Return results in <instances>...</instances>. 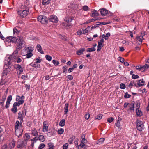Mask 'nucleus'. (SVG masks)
<instances>
[{
  "instance_id": "a878e982",
  "label": "nucleus",
  "mask_w": 149,
  "mask_h": 149,
  "mask_svg": "<svg viewBox=\"0 0 149 149\" xmlns=\"http://www.w3.org/2000/svg\"><path fill=\"white\" fill-rule=\"evenodd\" d=\"M135 84L136 82L134 81H132L129 83L128 87L130 88H131L134 85L135 86Z\"/></svg>"
},
{
  "instance_id": "393cba45",
  "label": "nucleus",
  "mask_w": 149,
  "mask_h": 149,
  "mask_svg": "<svg viewBox=\"0 0 149 149\" xmlns=\"http://www.w3.org/2000/svg\"><path fill=\"white\" fill-rule=\"evenodd\" d=\"M68 105L69 104L68 103H67L65 104V107L64 108V114H66L68 112Z\"/></svg>"
},
{
  "instance_id": "473e14b6",
  "label": "nucleus",
  "mask_w": 149,
  "mask_h": 149,
  "mask_svg": "<svg viewBox=\"0 0 149 149\" xmlns=\"http://www.w3.org/2000/svg\"><path fill=\"white\" fill-rule=\"evenodd\" d=\"M19 122L18 121H17L15 124V130H19L18 128L19 127Z\"/></svg>"
},
{
  "instance_id": "8fccbe9b",
  "label": "nucleus",
  "mask_w": 149,
  "mask_h": 149,
  "mask_svg": "<svg viewBox=\"0 0 149 149\" xmlns=\"http://www.w3.org/2000/svg\"><path fill=\"white\" fill-rule=\"evenodd\" d=\"M139 77L138 75L135 74H132V78L134 79H138Z\"/></svg>"
},
{
  "instance_id": "2f4dec72",
  "label": "nucleus",
  "mask_w": 149,
  "mask_h": 149,
  "mask_svg": "<svg viewBox=\"0 0 149 149\" xmlns=\"http://www.w3.org/2000/svg\"><path fill=\"white\" fill-rule=\"evenodd\" d=\"M75 138V136L74 135H72V136L68 139V142L70 144L72 143L73 140Z\"/></svg>"
},
{
  "instance_id": "09e8293b",
  "label": "nucleus",
  "mask_w": 149,
  "mask_h": 149,
  "mask_svg": "<svg viewBox=\"0 0 149 149\" xmlns=\"http://www.w3.org/2000/svg\"><path fill=\"white\" fill-rule=\"evenodd\" d=\"M22 114L21 112H19L18 115V118L19 119H20L22 121L23 120V118L22 117Z\"/></svg>"
},
{
  "instance_id": "c03bdc74",
  "label": "nucleus",
  "mask_w": 149,
  "mask_h": 149,
  "mask_svg": "<svg viewBox=\"0 0 149 149\" xmlns=\"http://www.w3.org/2000/svg\"><path fill=\"white\" fill-rule=\"evenodd\" d=\"M45 57L46 59L48 61H50L51 60L52 57L51 56L48 55H46Z\"/></svg>"
},
{
  "instance_id": "4d7b16f0",
  "label": "nucleus",
  "mask_w": 149,
  "mask_h": 149,
  "mask_svg": "<svg viewBox=\"0 0 149 149\" xmlns=\"http://www.w3.org/2000/svg\"><path fill=\"white\" fill-rule=\"evenodd\" d=\"M118 59L119 60V61L122 62V63H123L124 62V59L123 58H122L121 57H119L118 58Z\"/></svg>"
},
{
  "instance_id": "f3484780",
  "label": "nucleus",
  "mask_w": 149,
  "mask_h": 149,
  "mask_svg": "<svg viewBox=\"0 0 149 149\" xmlns=\"http://www.w3.org/2000/svg\"><path fill=\"white\" fill-rule=\"evenodd\" d=\"M149 68V64L146 63L144 65L142 66L141 69V72H143L146 71Z\"/></svg>"
},
{
  "instance_id": "bf43d9fd",
  "label": "nucleus",
  "mask_w": 149,
  "mask_h": 149,
  "mask_svg": "<svg viewBox=\"0 0 149 149\" xmlns=\"http://www.w3.org/2000/svg\"><path fill=\"white\" fill-rule=\"evenodd\" d=\"M84 142H82L81 141V143L80 144L79 146V147L78 148L79 149V147L80 146L81 148H83L85 146V144H84Z\"/></svg>"
},
{
  "instance_id": "338daca9",
  "label": "nucleus",
  "mask_w": 149,
  "mask_h": 149,
  "mask_svg": "<svg viewBox=\"0 0 149 149\" xmlns=\"http://www.w3.org/2000/svg\"><path fill=\"white\" fill-rule=\"evenodd\" d=\"M77 34L78 35H80L82 34V31L81 30H78L77 32Z\"/></svg>"
},
{
  "instance_id": "ea45409f",
  "label": "nucleus",
  "mask_w": 149,
  "mask_h": 149,
  "mask_svg": "<svg viewBox=\"0 0 149 149\" xmlns=\"http://www.w3.org/2000/svg\"><path fill=\"white\" fill-rule=\"evenodd\" d=\"M15 144V142L14 141H12L11 143H10L9 144L10 148H13L14 147Z\"/></svg>"
},
{
  "instance_id": "423d86ee",
  "label": "nucleus",
  "mask_w": 149,
  "mask_h": 149,
  "mask_svg": "<svg viewBox=\"0 0 149 149\" xmlns=\"http://www.w3.org/2000/svg\"><path fill=\"white\" fill-rule=\"evenodd\" d=\"M38 20L42 24H45L47 23L48 20L47 17L42 15H40L38 18Z\"/></svg>"
},
{
  "instance_id": "cd10ccee",
  "label": "nucleus",
  "mask_w": 149,
  "mask_h": 149,
  "mask_svg": "<svg viewBox=\"0 0 149 149\" xmlns=\"http://www.w3.org/2000/svg\"><path fill=\"white\" fill-rule=\"evenodd\" d=\"M65 120L64 119H62L59 123V125L61 127H63L65 125Z\"/></svg>"
},
{
  "instance_id": "412c9836",
  "label": "nucleus",
  "mask_w": 149,
  "mask_h": 149,
  "mask_svg": "<svg viewBox=\"0 0 149 149\" xmlns=\"http://www.w3.org/2000/svg\"><path fill=\"white\" fill-rule=\"evenodd\" d=\"M31 133L34 136H38V132L35 128L31 130Z\"/></svg>"
},
{
  "instance_id": "20e7f679",
  "label": "nucleus",
  "mask_w": 149,
  "mask_h": 149,
  "mask_svg": "<svg viewBox=\"0 0 149 149\" xmlns=\"http://www.w3.org/2000/svg\"><path fill=\"white\" fill-rule=\"evenodd\" d=\"M27 141V139H25L24 140H19L17 143V147L19 148L20 147H24L26 145Z\"/></svg>"
},
{
  "instance_id": "37998d69",
  "label": "nucleus",
  "mask_w": 149,
  "mask_h": 149,
  "mask_svg": "<svg viewBox=\"0 0 149 149\" xmlns=\"http://www.w3.org/2000/svg\"><path fill=\"white\" fill-rule=\"evenodd\" d=\"M120 88L122 89H125V85L123 83L120 84Z\"/></svg>"
},
{
  "instance_id": "7ed1b4c3",
  "label": "nucleus",
  "mask_w": 149,
  "mask_h": 149,
  "mask_svg": "<svg viewBox=\"0 0 149 149\" xmlns=\"http://www.w3.org/2000/svg\"><path fill=\"white\" fill-rule=\"evenodd\" d=\"M28 7L25 6L21 7V10L18 11V14L22 18L28 15L29 12Z\"/></svg>"
},
{
  "instance_id": "79ce46f5",
  "label": "nucleus",
  "mask_w": 149,
  "mask_h": 149,
  "mask_svg": "<svg viewBox=\"0 0 149 149\" xmlns=\"http://www.w3.org/2000/svg\"><path fill=\"white\" fill-rule=\"evenodd\" d=\"M31 65L33 67H34V68H38L40 67V65H38L37 63H36V62L35 63H34L33 64H31Z\"/></svg>"
},
{
  "instance_id": "0e129e2a",
  "label": "nucleus",
  "mask_w": 149,
  "mask_h": 149,
  "mask_svg": "<svg viewBox=\"0 0 149 149\" xmlns=\"http://www.w3.org/2000/svg\"><path fill=\"white\" fill-rule=\"evenodd\" d=\"M110 23V22H100V24H102V25H105L106 24H109Z\"/></svg>"
},
{
  "instance_id": "9d476101",
  "label": "nucleus",
  "mask_w": 149,
  "mask_h": 149,
  "mask_svg": "<svg viewBox=\"0 0 149 149\" xmlns=\"http://www.w3.org/2000/svg\"><path fill=\"white\" fill-rule=\"evenodd\" d=\"M104 42V40L103 39H102L100 40V41L98 42V45L97 46L98 49H97V51H100L101 49L103 47L102 43Z\"/></svg>"
},
{
  "instance_id": "052dcab7",
  "label": "nucleus",
  "mask_w": 149,
  "mask_h": 149,
  "mask_svg": "<svg viewBox=\"0 0 149 149\" xmlns=\"http://www.w3.org/2000/svg\"><path fill=\"white\" fill-rule=\"evenodd\" d=\"M68 79L69 80H71L73 79V76L71 75H68L67 76Z\"/></svg>"
},
{
  "instance_id": "e433bc0d",
  "label": "nucleus",
  "mask_w": 149,
  "mask_h": 149,
  "mask_svg": "<svg viewBox=\"0 0 149 149\" xmlns=\"http://www.w3.org/2000/svg\"><path fill=\"white\" fill-rule=\"evenodd\" d=\"M13 33L15 35H17L19 33V31L16 28L13 29Z\"/></svg>"
},
{
  "instance_id": "f704fd0d",
  "label": "nucleus",
  "mask_w": 149,
  "mask_h": 149,
  "mask_svg": "<svg viewBox=\"0 0 149 149\" xmlns=\"http://www.w3.org/2000/svg\"><path fill=\"white\" fill-rule=\"evenodd\" d=\"M137 41L136 43L137 45H140L141 44L142 42V39H140V38H138L137 37Z\"/></svg>"
},
{
  "instance_id": "69168bd1",
  "label": "nucleus",
  "mask_w": 149,
  "mask_h": 149,
  "mask_svg": "<svg viewBox=\"0 0 149 149\" xmlns=\"http://www.w3.org/2000/svg\"><path fill=\"white\" fill-rule=\"evenodd\" d=\"M90 114H86L85 116V119L88 120L89 119L90 117Z\"/></svg>"
},
{
  "instance_id": "a211bd4d",
  "label": "nucleus",
  "mask_w": 149,
  "mask_h": 149,
  "mask_svg": "<svg viewBox=\"0 0 149 149\" xmlns=\"http://www.w3.org/2000/svg\"><path fill=\"white\" fill-rule=\"evenodd\" d=\"M22 130H15V133L16 135L18 137L21 136L22 134Z\"/></svg>"
},
{
  "instance_id": "0eeeda50",
  "label": "nucleus",
  "mask_w": 149,
  "mask_h": 149,
  "mask_svg": "<svg viewBox=\"0 0 149 149\" xmlns=\"http://www.w3.org/2000/svg\"><path fill=\"white\" fill-rule=\"evenodd\" d=\"M28 51H27V54H26V58H29L33 56L32 52L33 50V48H28Z\"/></svg>"
},
{
  "instance_id": "a18cd8bd",
  "label": "nucleus",
  "mask_w": 149,
  "mask_h": 149,
  "mask_svg": "<svg viewBox=\"0 0 149 149\" xmlns=\"http://www.w3.org/2000/svg\"><path fill=\"white\" fill-rule=\"evenodd\" d=\"M58 132L59 134H62L64 132V130L63 128H60L58 130Z\"/></svg>"
},
{
  "instance_id": "3c124183",
  "label": "nucleus",
  "mask_w": 149,
  "mask_h": 149,
  "mask_svg": "<svg viewBox=\"0 0 149 149\" xmlns=\"http://www.w3.org/2000/svg\"><path fill=\"white\" fill-rule=\"evenodd\" d=\"M68 146V143L64 144L63 146V149H67Z\"/></svg>"
},
{
  "instance_id": "f8f14e48",
  "label": "nucleus",
  "mask_w": 149,
  "mask_h": 149,
  "mask_svg": "<svg viewBox=\"0 0 149 149\" xmlns=\"http://www.w3.org/2000/svg\"><path fill=\"white\" fill-rule=\"evenodd\" d=\"M12 100V96L11 95L9 96L7 98L6 104L5 106L6 108H8L9 107V105L10 104V102Z\"/></svg>"
},
{
  "instance_id": "680f3d73",
  "label": "nucleus",
  "mask_w": 149,
  "mask_h": 149,
  "mask_svg": "<svg viewBox=\"0 0 149 149\" xmlns=\"http://www.w3.org/2000/svg\"><path fill=\"white\" fill-rule=\"evenodd\" d=\"M24 102V100H20L18 102L19 105L22 104Z\"/></svg>"
},
{
  "instance_id": "c9c22d12",
  "label": "nucleus",
  "mask_w": 149,
  "mask_h": 149,
  "mask_svg": "<svg viewBox=\"0 0 149 149\" xmlns=\"http://www.w3.org/2000/svg\"><path fill=\"white\" fill-rule=\"evenodd\" d=\"M96 50V49L95 47H93L91 48H88L86 50V51L88 52L95 51Z\"/></svg>"
},
{
  "instance_id": "4468645a",
  "label": "nucleus",
  "mask_w": 149,
  "mask_h": 149,
  "mask_svg": "<svg viewBox=\"0 0 149 149\" xmlns=\"http://www.w3.org/2000/svg\"><path fill=\"white\" fill-rule=\"evenodd\" d=\"M10 68L8 67V68H6L4 69L2 73V75L3 76H4L6 75L9 72H10Z\"/></svg>"
},
{
  "instance_id": "bb28decb",
  "label": "nucleus",
  "mask_w": 149,
  "mask_h": 149,
  "mask_svg": "<svg viewBox=\"0 0 149 149\" xmlns=\"http://www.w3.org/2000/svg\"><path fill=\"white\" fill-rule=\"evenodd\" d=\"M93 28V26H89L84 31L85 33H87L91 31Z\"/></svg>"
},
{
  "instance_id": "774afa93",
  "label": "nucleus",
  "mask_w": 149,
  "mask_h": 149,
  "mask_svg": "<svg viewBox=\"0 0 149 149\" xmlns=\"http://www.w3.org/2000/svg\"><path fill=\"white\" fill-rule=\"evenodd\" d=\"M7 145L6 144H4L2 147L1 149H7Z\"/></svg>"
},
{
  "instance_id": "c756f323",
  "label": "nucleus",
  "mask_w": 149,
  "mask_h": 149,
  "mask_svg": "<svg viewBox=\"0 0 149 149\" xmlns=\"http://www.w3.org/2000/svg\"><path fill=\"white\" fill-rule=\"evenodd\" d=\"M130 107L129 109L130 110H132L133 111L134 110V103L132 102L130 104L129 106Z\"/></svg>"
},
{
  "instance_id": "f257e3e1",
  "label": "nucleus",
  "mask_w": 149,
  "mask_h": 149,
  "mask_svg": "<svg viewBox=\"0 0 149 149\" xmlns=\"http://www.w3.org/2000/svg\"><path fill=\"white\" fill-rule=\"evenodd\" d=\"M22 46L18 45L16 49L14 51L12 54L10 56H7L6 57L4 61L5 65L8 66L11 65L13 62L19 63L22 61V59L20 57L18 56V53L19 51L22 49Z\"/></svg>"
},
{
  "instance_id": "4be33fe9",
  "label": "nucleus",
  "mask_w": 149,
  "mask_h": 149,
  "mask_svg": "<svg viewBox=\"0 0 149 149\" xmlns=\"http://www.w3.org/2000/svg\"><path fill=\"white\" fill-rule=\"evenodd\" d=\"M6 99V96L2 97V98L0 100V105L3 107L4 105V102Z\"/></svg>"
},
{
  "instance_id": "6ab92c4d",
  "label": "nucleus",
  "mask_w": 149,
  "mask_h": 149,
  "mask_svg": "<svg viewBox=\"0 0 149 149\" xmlns=\"http://www.w3.org/2000/svg\"><path fill=\"white\" fill-rule=\"evenodd\" d=\"M36 48L38 51L42 54H43L44 52L42 49L41 45L39 44H38L36 46Z\"/></svg>"
},
{
  "instance_id": "de8ad7c7",
  "label": "nucleus",
  "mask_w": 149,
  "mask_h": 149,
  "mask_svg": "<svg viewBox=\"0 0 149 149\" xmlns=\"http://www.w3.org/2000/svg\"><path fill=\"white\" fill-rule=\"evenodd\" d=\"M52 62L55 65H57L59 63L58 61L54 60L52 61Z\"/></svg>"
},
{
  "instance_id": "7c9ffc66",
  "label": "nucleus",
  "mask_w": 149,
  "mask_h": 149,
  "mask_svg": "<svg viewBox=\"0 0 149 149\" xmlns=\"http://www.w3.org/2000/svg\"><path fill=\"white\" fill-rule=\"evenodd\" d=\"M51 0H43L42 2L43 5H46L49 4L51 1Z\"/></svg>"
},
{
  "instance_id": "5701e85b",
  "label": "nucleus",
  "mask_w": 149,
  "mask_h": 149,
  "mask_svg": "<svg viewBox=\"0 0 149 149\" xmlns=\"http://www.w3.org/2000/svg\"><path fill=\"white\" fill-rule=\"evenodd\" d=\"M98 13L95 10H94L93 11H91V16L92 17L98 16Z\"/></svg>"
},
{
  "instance_id": "a19ab883",
  "label": "nucleus",
  "mask_w": 149,
  "mask_h": 149,
  "mask_svg": "<svg viewBox=\"0 0 149 149\" xmlns=\"http://www.w3.org/2000/svg\"><path fill=\"white\" fill-rule=\"evenodd\" d=\"M39 139L42 142H43L45 141V138L44 136L42 135H40L39 136Z\"/></svg>"
},
{
  "instance_id": "13d9d810",
  "label": "nucleus",
  "mask_w": 149,
  "mask_h": 149,
  "mask_svg": "<svg viewBox=\"0 0 149 149\" xmlns=\"http://www.w3.org/2000/svg\"><path fill=\"white\" fill-rule=\"evenodd\" d=\"M88 7L87 6H84L83 7V9L84 11H87L88 10Z\"/></svg>"
},
{
  "instance_id": "72a5a7b5",
  "label": "nucleus",
  "mask_w": 149,
  "mask_h": 149,
  "mask_svg": "<svg viewBox=\"0 0 149 149\" xmlns=\"http://www.w3.org/2000/svg\"><path fill=\"white\" fill-rule=\"evenodd\" d=\"M121 120V118H118L116 123V126L118 128L120 129V122Z\"/></svg>"
},
{
  "instance_id": "b1692460",
  "label": "nucleus",
  "mask_w": 149,
  "mask_h": 149,
  "mask_svg": "<svg viewBox=\"0 0 149 149\" xmlns=\"http://www.w3.org/2000/svg\"><path fill=\"white\" fill-rule=\"evenodd\" d=\"M105 139L103 138H101L100 139L96 142V143L98 145H100L103 143Z\"/></svg>"
},
{
  "instance_id": "5fc2aeb1",
  "label": "nucleus",
  "mask_w": 149,
  "mask_h": 149,
  "mask_svg": "<svg viewBox=\"0 0 149 149\" xmlns=\"http://www.w3.org/2000/svg\"><path fill=\"white\" fill-rule=\"evenodd\" d=\"M102 114H99L96 117V119L100 120L102 118Z\"/></svg>"
},
{
  "instance_id": "6e6552de",
  "label": "nucleus",
  "mask_w": 149,
  "mask_h": 149,
  "mask_svg": "<svg viewBox=\"0 0 149 149\" xmlns=\"http://www.w3.org/2000/svg\"><path fill=\"white\" fill-rule=\"evenodd\" d=\"M145 82L143 81V79L139 80L136 81V84H135V86L136 87H139L142 86L144 84Z\"/></svg>"
},
{
  "instance_id": "39448f33",
  "label": "nucleus",
  "mask_w": 149,
  "mask_h": 149,
  "mask_svg": "<svg viewBox=\"0 0 149 149\" xmlns=\"http://www.w3.org/2000/svg\"><path fill=\"white\" fill-rule=\"evenodd\" d=\"M136 128L137 130L140 131H142L144 128L143 123L139 120H137Z\"/></svg>"
},
{
  "instance_id": "4c0bfd02",
  "label": "nucleus",
  "mask_w": 149,
  "mask_h": 149,
  "mask_svg": "<svg viewBox=\"0 0 149 149\" xmlns=\"http://www.w3.org/2000/svg\"><path fill=\"white\" fill-rule=\"evenodd\" d=\"M81 141L82 142H84L85 143H87V141L85 139V136L84 135H82V136Z\"/></svg>"
},
{
  "instance_id": "f03ea898",
  "label": "nucleus",
  "mask_w": 149,
  "mask_h": 149,
  "mask_svg": "<svg viewBox=\"0 0 149 149\" xmlns=\"http://www.w3.org/2000/svg\"><path fill=\"white\" fill-rule=\"evenodd\" d=\"M6 41L8 42L15 43L17 42V45H22L24 43V41L21 37H18L16 39L15 37H8L6 38Z\"/></svg>"
},
{
  "instance_id": "2eb2a0df",
  "label": "nucleus",
  "mask_w": 149,
  "mask_h": 149,
  "mask_svg": "<svg viewBox=\"0 0 149 149\" xmlns=\"http://www.w3.org/2000/svg\"><path fill=\"white\" fill-rule=\"evenodd\" d=\"M108 11L104 8H103L100 10V12L102 15L105 16L108 13Z\"/></svg>"
},
{
  "instance_id": "ddd939ff",
  "label": "nucleus",
  "mask_w": 149,
  "mask_h": 149,
  "mask_svg": "<svg viewBox=\"0 0 149 149\" xmlns=\"http://www.w3.org/2000/svg\"><path fill=\"white\" fill-rule=\"evenodd\" d=\"M74 17L72 16L67 15L64 19V20L67 22H72Z\"/></svg>"
},
{
  "instance_id": "9b49d317",
  "label": "nucleus",
  "mask_w": 149,
  "mask_h": 149,
  "mask_svg": "<svg viewBox=\"0 0 149 149\" xmlns=\"http://www.w3.org/2000/svg\"><path fill=\"white\" fill-rule=\"evenodd\" d=\"M14 67L17 70H19V74H21L23 70V69L21 67L20 65L16 64L14 65Z\"/></svg>"
},
{
  "instance_id": "e2e57ef3",
  "label": "nucleus",
  "mask_w": 149,
  "mask_h": 149,
  "mask_svg": "<svg viewBox=\"0 0 149 149\" xmlns=\"http://www.w3.org/2000/svg\"><path fill=\"white\" fill-rule=\"evenodd\" d=\"M12 111H13L14 113H15L17 111V108L16 107H14L12 109Z\"/></svg>"
},
{
  "instance_id": "dca6fc26",
  "label": "nucleus",
  "mask_w": 149,
  "mask_h": 149,
  "mask_svg": "<svg viewBox=\"0 0 149 149\" xmlns=\"http://www.w3.org/2000/svg\"><path fill=\"white\" fill-rule=\"evenodd\" d=\"M46 123V122L44 121L43 123V131L44 132H47L48 130V125Z\"/></svg>"
},
{
  "instance_id": "58836bf2",
  "label": "nucleus",
  "mask_w": 149,
  "mask_h": 149,
  "mask_svg": "<svg viewBox=\"0 0 149 149\" xmlns=\"http://www.w3.org/2000/svg\"><path fill=\"white\" fill-rule=\"evenodd\" d=\"M48 146L49 147V149H53L54 148V145L53 143L51 142L48 143Z\"/></svg>"
},
{
  "instance_id": "6e6d98bb",
  "label": "nucleus",
  "mask_w": 149,
  "mask_h": 149,
  "mask_svg": "<svg viewBox=\"0 0 149 149\" xmlns=\"http://www.w3.org/2000/svg\"><path fill=\"white\" fill-rule=\"evenodd\" d=\"M42 60L40 59V58H36V63H37L41 62Z\"/></svg>"
},
{
  "instance_id": "aec40b11",
  "label": "nucleus",
  "mask_w": 149,
  "mask_h": 149,
  "mask_svg": "<svg viewBox=\"0 0 149 149\" xmlns=\"http://www.w3.org/2000/svg\"><path fill=\"white\" fill-rule=\"evenodd\" d=\"M85 48H81L77 51V54L78 55H81L82 54L83 52L85 51Z\"/></svg>"
},
{
  "instance_id": "c85d7f7f",
  "label": "nucleus",
  "mask_w": 149,
  "mask_h": 149,
  "mask_svg": "<svg viewBox=\"0 0 149 149\" xmlns=\"http://www.w3.org/2000/svg\"><path fill=\"white\" fill-rule=\"evenodd\" d=\"M136 115L138 116H141L142 115V112L139 109H136Z\"/></svg>"
},
{
  "instance_id": "864d4df0",
  "label": "nucleus",
  "mask_w": 149,
  "mask_h": 149,
  "mask_svg": "<svg viewBox=\"0 0 149 149\" xmlns=\"http://www.w3.org/2000/svg\"><path fill=\"white\" fill-rule=\"evenodd\" d=\"M131 97V95L128 94L127 92H126L125 93L124 96V97L125 98H129Z\"/></svg>"
},
{
  "instance_id": "49530a36",
  "label": "nucleus",
  "mask_w": 149,
  "mask_h": 149,
  "mask_svg": "<svg viewBox=\"0 0 149 149\" xmlns=\"http://www.w3.org/2000/svg\"><path fill=\"white\" fill-rule=\"evenodd\" d=\"M136 68L137 70L140 71L141 72V69L142 68V66L140 65H137L136 67Z\"/></svg>"
},
{
  "instance_id": "603ef678",
  "label": "nucleus",
  "mask_w": 149,
  "mask_h": 149,
  "mask_svg": "<svg viewBox=\"0 0 149 149\" xmlns=\"http://www.w3.org/2000/svg\"><path fill=\"white\" fill-rule=\"evenodd\" d=\"M113 120V118L112 117H111L107 119V121L109 123H111Z\"/></svg>"
},
{
  "instance_id": "1a4fd4ad",
  "label": "nucleus",
  "mask_w": 149,
  "mask_h": 149,
  "mask_svg": "<svg viewBox=\"0 0 149 149\" xmlns=\"http://www.w3.org/2000/svg\"><path fill=\"white\" fill-rule=\"evenodd\" d=\"M49 20L50 22L56 23L58 22V18L54 15H51L49 17Z\"/></svg>"
}]
</instances>
